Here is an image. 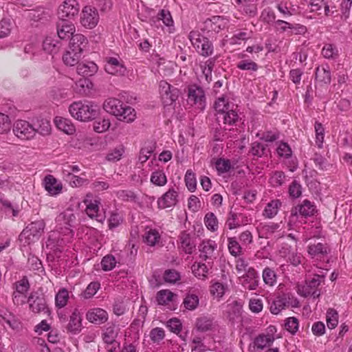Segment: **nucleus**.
<instances>
[{
  "label": "nucleus",
  "instance_id": "30",
  "mask_svg": "<svg viewBox=\"0 0 352 352\" xmlns=\"http://www.w3.org/2000/svg\"><path fill=\"white\" fill-rule=\"evenodd\" d=\"M161 239V235L156 229H149L143 235V241L150 246L157 245Z\"/></svg>",
  "mask_w": 352,
  "mask_h": 352
},
{
  "label": "nucleus",
  "instance_id": "37",
  "mask_svg": "<svg viewBox=\"0 0 352 352\" xmlns=\"http://www.w3.org/2000/svg\"><path fill=\"white\" fill-rule=\"evenodd\" d=\"M81 54L71 50H67L63 56V60L67 66H74L78 64Z\"/></svg>",
  "mask_w": 352,
  "mask_h": 352
},
{
  "label": "nucleus",
  "instance_id": "58",
  "mask_svg": "<svg viewBox=\"0 0 352 352\" xmlns=\"http://www.w3.org/2000/svg\"><path fill=\"white\" fill-rule=\"evenodd\" d=\"M216 168L219 173L228 172L231 168V164L229 160L219 159L216 162Z\"/></svg>",
  "mask_w": 352,
  "mask_h": 352
},
{
  "label": "nucleus",
  "instance_id": "36",
  "mask_svg": "<svg viewBox=\"0 0 352 352\" xmlns=\"http://www.w3.org/2000/svg\"><path fill=\"white\" fill-rule=\"evenodd\" d=\"M274 338L272 335L261 334L255 338L254 343L258 349H263L270 346L274 342Z\"/></svg>",
  "mask_w": 352,
  "mask_h": 352
},
{
  "label": "nucleus",
  "instance_id": "7",
  "mask_svg": "<svg viewBox=\"0 0 352 352\" xmlns=\"http://www.w3.org/2000/svg\"><path fill=\"white\" fill-rule=\"evenodd\" d=\"M119 328L115 324H111L103 330L102 337L108 352H115L119 346L120 344L116 340Z\"/></svg>",
  "mask_w": 352,
  "mask_h": 352
},
{
  "label": "nucleus",
  "instance_id": "12",
  "mask_svg": "<svg viewBox=\"0 0 352 352\" xmlns=\"http://www.w3.org/2000/svg\"><path fill=\"white\" fill-rule=\"evenodd\" d=\"M87 45L88 40L87 38L81 34H76L73 35L70 38L69 50L81 54L82 52L87 49Z\"/></svg>",
  "mask_w": 352,
  "mask_h": 352
},
{
  "label": "nucleus",
  "instance_id": "35",
  "mask_svg": "<svg viewBox=\"0 0 352 352\" xmlns=\"http://www.w3.org/2000/svg\"><path fill=\"white\" fill-rule=\"evenodd\" d=\"M281 206V202L278 199H274L267 204L264 211L263 215L267 218H273L277 214L278 209Z\"/></svg>",
  "mask_w": 352,
  "mask_h": 352
},
{
  "label": "nucleus",
  "instance_id": "1",
  "mask_svg": "<svg viewBox=\"0 0 352 352\" xmlns=\"http://www.w3.org/2000/svg\"><path fill=\"white\" fill-rule=\"evenodd\" d=\"M104 109L115 116L119 120L127 123L132 122L136 118L135 109L124 104L117 98H109L103 104Z\"/></svg>",
  "mask_w": 352,
  "mask_h": 352
},
{
  "label": "nucleus",
  "instance_id": "51",
  "mask_svg": "<svg viewBox=\"0 0 352 352\" xmlns=\"http://www.w3.org/2000/svg\"><path fill=\"white\" fill-rule=\"evenodd\" d=\"M116 264V258L111 254L104 256L101 261L102 269L104 271H110L113 270L115 267Z\"/></svg>",
  "mask_w": 352,
  "mask_h": 352
},
{
  "label": "nucleus",
  "instance_id": "10",
  "mask_svg": "<svg viewBox=\"0 0 352 352\" xmlns=\"http://www.w3.org/2000/svg\"><path fill=\"white\" fill-rule=\"evenodd\" d=\"M160 92L163 102L166 105L172 104L179 96V90L172 87L165 81H161L160 83Z\"/></svg>",
  "mask_w": 352,
  "mask_h": 352
},
{
  "label": "nucleus",
  "instance_id": "26",
  "mask_svg": "<svg viewBox=\"0 0 352 352\" xmlns=\"http://www.w3.org/2000/svg\"><path fill=\"white\" fill-rule=\"evenodd\" d=\"M76 70L80 75L91 76L97 72L98 66L92 61L82 62L78 64Z\"/></svg>",
  "mask_w": 352,
  "mask_h": 352
},
{
  "label": "nucleus",
  "instance_id": "14",
  "mask_svg": "<svg viewBox=\"0 0 352 352\" xmlns=\"http://www.w3.org/2000/svg\"><path fill=\"white\" fill-rule=\"evenodd\" d=\"M56 221L60 226H63L68 231V234L71 236L73 235L71 227L74 226L76 222V217L72 210H66L61 212L57 217Z\"/></svg>",
  "mask_w": 352,
  "mask_h": 352
},
{
  "label": "nucleus",
  "instance_id": "41",
  "mask_svg": "<svg viewBox=\"0 0 352 352\" xmlns=\"http://www.w3.org/2000/svg\"><path fill=\"white\" fill-rule=\"evenodd\" d=\"M174 294L168 289H162L157 294V301L159 305H167L173 300Z\"/></svg>",
  "mask_w": 352,
  "mask_h": 352
},
{
  "label": "nucleus",
  "instance_id": "29",
  "mask_svg": "<svg viewBox=\"0 0 352 352\" xmlns=\"http://www.w3.org/2000/svg\"><path fill=\"white\" fill-rule=\"evenodd\" d=\"M239 57L242 59L236 65L237 68L239 69L253 72H256L258 69V65L253 60L248 59V55L245 53L240 54Z\"/></svg>",
  "mask_w": 352,
  "mask_h": 352
},
{
  "label": "nucleus",
  "instance_id": "27",
  "mask_svg": "<svg viewBox=\"0 0 352 352\" xmlns=\"http://www.w3.org/2000/svg\"><path fill=\"white\" fill-rule=\"evenodd\" d=\"M84 202L87 205L86 213L87 215L91 219H95L98 221L102 222L103 217L102 216L98 214L100 201L98 200H94V201L92 202L91 201H88L87 199H85Z\"/></svg>",
  "mask_w": 352,
  "mask_h": 352
},
{
  "label": "nucleus",
  "instance_id": "4",
  "mask_svg": "<svg viewBox=\"0 0 352 352\" xmlns=\"http://www.w3.org/2000/svg\"><path fill=\"white\" fill-rule=\"evenodd\" d=\"M30 309L36 314H41L50 316V310L47 304L45 296L43 294L34 292L30 294L28 301Z\"/></svg>",
  "mask_w": 352,
  "mask_h": 352
},
{
  "label": "nucleus",
  "instance_id": "53",
  "mask_svg": "<svg viewBox=\"0 0 352 352\" xmlns=\"http://www.w3.org/2000/svg\"><path fill=\"white\" fill-rule=\"evenodd\" d=\"M11 121L8 116L0 113V133L3 134L10 131Z\"/></svg>",
  "mask_w": 352,
  "mask_h": 352
},
{
  "label": "nucleus",
  "instance_id": "43",
  "mask_svg": "<svg viewBox=\"0 0 352 352\" xmlns=\"http://www.w3.org/2000/svg\"><path fill=\"white\" fill-rule=\"evenodd\" d=\"M212 325V320L207 317L202 316L197 319L196 327L200 331H207L210 330Z\"/></svg>",
  "mask_w": 352,
  "mask_h": 352
},
{
  "label": "nucleus",
  "instance_id": "42",
  "mask_svg": "<svg viewBox=\"0 0 352 352\" xmlns=\"http://www.w3.org/2000/svg\"><path fill=\"white\" fill-rule=\"evenodd\" d=\"M68 299H69L68 291L65 288L60 289L59 292L56 295V298H55V302H56V307H58L59 308L64 307L67 305Z\"/></svg>",
  "mask_w": 352,
  "mask_h": 352
},
{
  "label": "nucleus",
  "instance_id": "15",
  "mask_svg": "<svg viewBox=\"0 0 352 352\" xmlns=\"http://www.w3.org/2000/svg\"><path fill=\"white\" fill-rule=\"evenodd\" d=\"M104 69L107 73L112 75L123 76L126 72L125 67L115 57L107 58Z\"/></svg>",
  "mask_w": 352,
  "mask_h": 352
},
{
  "label": "nucleus",
  "instance_id": "2",
  "mask_svg": "<svg viewBox=\"0 0 352 352\" xmlns=\"http://www.w3.org/2000/svg\"><path fill=\"white\" fill-rule=\"evenodd\" d=\"M69 111L73 118L83 122L95 119L98 113L97 106L87 100L74 102L70 104Z\"/></svg>",
  "mask_w": 352,
  "mask_h": 352
},
{
  "label": "nucleus",
  "instance_id": "6",
  "mask_svg": "<svg viewBox=\"0 0 352 352\" xmlns=\"http://www.w3.org/2000/svg\"><path fill=\"white\" fill-rule=\"evenodd\" d=\"M324 278V276L323 275H315L311 280L307 281L305 285L298 286V294L304 297L311 296L314 298H318L320 296V293L317 290V287L320 285L322 280Z\"/></svg>",
  "mask_w": 352,
  "mask_h": 352
},
{
  "label": "nucleus",
  "instance_id": "50",
  "mask_svg": "<svg viewBox=\"0 0 352 352\" xmlns=\"http://www.w3.org/2000/svg\"><path fill=\"white\" fill-rule=\"evenodd\" d=\"M185 183L187 188L193 192L196 189L197 181L195 173L191 170H188L185 175Z\"/></svg>",
  "mask_w": 352,
  "mask_h": 352
},
{
  "label": "nucleus",
  "instance_id": "44",
  "mask_svg": "<svg viewBox=\"0 0 352 352\" xmlns=\"http://www.w3.org/2000/svg\"><path fill=\"white\" fill-rule=\"evenodd\" d=\"M214 67V61L212 59L208 60L204 64L201 65L202 74L206 81L209 83L212 80V71Z\"/></svg>",
  "mask_w": 352,
  "mask_h": 352
},
{
  "label": "nucleus",
  "instance_id": "49",
  "mask_svg": "<svg viewBox=\"0 0 352 352\" xmlns=\"http://www.w3.org/2000/svg\"><path fill=\"white\" fill-rule=\"evenodd\" d=\"M263 278L265 283L270 286L274 285V284L276 282V273L270 267H266L263 270Z\"/></svg>",
  "mask_w": 352,
  "mask_h": 352
},
{
  "label": "nucleus",
  "instance_id": "32",
  "mask_svg": "<svg viewBox=\"0 0 352 352\" xmlns=\"http://www.w3.org/2000/svg\"><path fill=\"white\" fill-rule=\"evenodd\" d=\"M199 304V298L197 295L192 293H187L184 298L183 305L186 309L193 311Z\"/></svg>",
  "mask_w": 352,
  "mask_h": 352
},
{
  "label": "nucleus",
  "instance_id": "64",
  "mask_svg": "<svg viewBox=\"0 0 352 352\" xmlns=\"http://www.w3.org/2000/svg\"><path fill=\"white\" fill-rule=\"evenodd\" d=\"M285 327L288 331H289L292 334H294L298 331V319L295 317L288 318L286 320Z\"/></svg>",
  "mask_w": 352,
  "mask_h": 352
},
{
  "label": "nucleus",
  "instance_id": "57",
  "mask_svg": "<svg viewBox=\"0 0 352 352\" xmlns=\"http://www.w3.org/2000/svg\"><path fill=\"white\" fill-rule=\"evenodd\" d=\"M337 54V48L331 44H325L322 50V54L326 58H334Z\"/></svg>",
  "mask_w": 352,
  "mask_h": 352
},
{
  "label": "nucleus",
  "instance_id": "24",
  "mask_svg": "<svg viewBox=\"0 0 352 352\" xmlns=\"http://www.w3.org/2000/svg\"><path fill=\"white\" fill-rule=\"evenodd\" d=\"M82 318L79 311L75 309L70 316L69 322L67 324V330L72 333L80 332L82 327Z\"/></svg>",
  "mask_w": 352,
  "mask_h": 352
},
{
  "label": "nucleus",
  "instance_id": "8",
  "mask_svg": "<svg viewBox=\"0 0 352 352\" xmlns=\"http://www.w3.org/2000/svg\"><path fill=\"white\" fill-rule=\"evenodd\" d=\"M99 21V14L96 8L90 6H85L80 14L81 25L87 28L92 29L96 26Z\"/></svg>",
  "mask_w": 352,
  "mask_h": 352
},
{
  "label": "nucleus",
  "instance_id": "34",
  "mask_svg": "<svg viewBox=\"0 0 352 352\" xmlns=\"http://www.w3.org/2000/svg\"><path fill=\"white\" fill-rule=\"evenodd\" d=\"M316 78L325 84L331 82V72L329 66L318 67L316 69Z\"/></svg>",
  "mask_w": 352,
  "mask_h": 352
},
{
  "label": "nucleus",
  "instance_id": "20",
  "mask_svg": "<svg viewBox=\"0 0 352 352\" xmlns=\"http://www.w3.org/2000/svg\"><path fill=\"white\" fill-rule=\"evenodd\" d=\"M178 193L173 188H170L159 200L158 204L162 208H170L176 205Z\"/></svg>",
  "mask_w": 352,
  "mask_h": 352
},
{
  "label": "nucleus",
  "instance_id": "54",
  "mask_svg": "<svg viewBox=\"0 0 352 352\" xmlns=\"http://www.w3.org/2000/svg\"><path fill=\"white\" fill-rule=\"evenodd\" d=\"M100 285L98 282H91L88 285L86 289L84 291L82 296L85 298H90L93 297L98 290L100 289Z\"/></svg>",
  "mask_w": 352,
  "mask_h": 352
},
{
  "label": "nucleus",
  "instance_id": "22",
  "mask_svg": "<svg viewBox=\"0 0 352 352\" xmlns=\"http://www.w3.org/2000/svg\"><path fill=\"white\" fill-rule=\"evenodd\" d=\"M45 190L52 195H56L60 193L63 186L57 179L51 175H47L44 179Z\"/></svg>",
  "mask_w": 352,
  "mask_h": 352
},
{
  "label": "nucleus",
  "instance_id": "9",
  "mask_svg": "<svg viewBox=\"0 0 352 352\" xmlns=\"http://www.w3.org/2000/svg\"><path fill=\"white\" fill-rule=\"evenodd\" d=\"M79 9L76 0H65L58 8V17L60 20L69 21L78 14Z\"/></svg>",
  "mask_w": 352,
  "mask_h": 352
},
{
  "label": "nucleus",
  "instance_id": "18",
  "mask_svg": "<svg viewBox=\"0 0 352 352\" xmlns=\"http://www.w3.org/2000/svg\"><path fill=\"white\" fill-rule=\"evenodd\" d=\"M242 284L245 289L254 290L258 285V276L254 269L249 267L243 276Z\"/></svg>",
  "mask_w": 352,
  "mask_h": 352
},
{
  "label": "nucleus",
  "instance_id": "40",
  "mask_svg": "<svg viewBox=\"0 0 352 352\" xmlns=\"http://www.w3.org/2000/svg\"><path fill=\"white\" fill-rule=\"evenodd\" d=\"M151 182L158 186H163L167 182L166 176L162 170L154 171L151 176Z\"/></svg>",
  "mask_w": 352,
  "mask_h": 352
},
{
  "label": "nucleus",
  "instance_id": "31",
  "mask_svg": "<svg viewBox=\"0 0 352 352\" xmlns=\"http://www.w3.org/2000/svg\"><path fill=\"white\" fill-rule=\"evenodd\" d=\"M54 123L60 130L64 131L67 134H72L75 131L74 126L72 124L70 120L66 118L56 117L54 119Z\"/></svg>",
  "mask_w": 352,
  "mask_h": 352
},
{
  "label": "nucleus",
  "instance_id": "55",
  "mask_svg": "<svg viewBox=\"0 0 352 352\" xmlns=\"http://www.w3.org/2000/svg\"><path fill=\"white\" fill-rule=\"evenodd\" d=\"M226 287L223 284L216 282L210 287V293L213 296L217 298H221L225 294Z\"/></svg>",
  "mask_w": 352,
  "mask_h": 352
},
{
  "label": "nucleus",
  "instance_id": "17",
  "mask_svg": "<svg viewBox=\"0 0 352 352\" xmlns=\"http://www.w3.org/2000/svg\"><path fill=\"white\" fill-rule=\"evenodd\" d=\"M75 32V27L68 20H61L57 24V34L60 39L71 38Z\"/></svg>",
  "mask_w": 352,
  "mask_h": 352
},
{
  "label": "nucleus",
  "instance_id": "11",
  "mask_svg": "<svg viewBox=\"0 0 352 352\" xmlns=\"http://www.w3.org/2000/svg\"><path fill=\"white\" fill-rule=\"evenodd\" d=\"M188 101L192 104L198 106V108L202 109L205 106V94L204 90L197 86H192L188 89Z\"/></svg>",
  "mask_w": 352,
  "mask_h": 352
},
{
  "label": "nucleus",
  "instance_id": "52",
  "mask_svg": "<svg viewBox=\"0 0 352 352\" xmlns=\"http://www.w3.org/2000/svg\"><path fill=\"white\" fill-rule=\"evenodd\" d=\"M228 250L234 256H239L242 252V248L235 238H228Z\"/></svg>",
  "mask_w": 352,
  "mask_h": 352
},
{
  "label": "nucleus",
  "instance_id": "3",
  "mask_svg": "<svg viewBox=\"0 0 352 352\" xmlns=\"http://www.w3.org/2000/svg\"><path fill=\"white\" fill-rule=\"evenodd\" d=\"M45 227V223L43 220L32 222L23 230L19 240L28 245L38 241L44 232Z\"/></svg>",
  "mask_w": 352,
  "mask_h": 352
},
{
  "label": "nucleus",
  "instance_id": "21",
  "mask_svg": "<svg viewBox=\"0 0 352 352\" xmlns=\"http://www.w3.org/2000/svg\"><path fill=\"white\" fill-rule=\"evenodd\" d=\"M181 248L186 254H192L196 247L193 237L186 231L182 232L179 235Z\"/></svg>",
  "mask_w": 352,
  "mask_h": 352
},
{
  "label": "nucleus",
  "instance_id": "48",
  "mask_svg": "<svg viewBox=\"0 0 352 352\" xmlns=\"http://www.w3.org/2000/svg\"><path fill=\"white\" fill-rule=\"evenodd\" d=\"M206 38L199 31L192 30L189 34V39L192 45L199 50L200 48V43H202Z\"/></svg>",
  "mask_w": 352,
  "mask_h": 352
},
{
  "label": "nucleus",
  "instance_id": "47",
  "mask_svg": "<svg viewBox=\"0 0 352 352\" xmlns=\"http://www.w3.org/2000/svg\"><path fill=\"white\" fill-rule=\"evenodd\" d=\"M242 309V305L237 301H233L228 305V313L230 320H234L235 317L240 316Z\"/></svg>",
  "mask_w": 352,
  "mask_h": 352
},
{
  "label": "nucleus",
  "instance_id": "39",
  "mask_svg": "<svg viewBox=\"0 0 352 352\" xmlns=\"http://www.w3.org/2000/svg\"><path fill=\"white\" fill-rule=\"evenodd\" d=\"M285 300L286 298H284L283 294L276 297L270 305V311L273 314H278L281 310L286 307Z\"/></svg>",
  "mask_w": 352,
  "mask_h": 352
},
{
  "label": "nucleus",
  "instance_id": "63",
  "mask_svg": "<svg viewBox=\"0 0 352 352\" xmlns=\"http://www.w3.org/2000/svg\"><path fill=\"white\" fill-rule=\"evenodd\" d=\"M201 54L204 56H208L212 54L213 46L212 43L206 38L202 43H200Z\"/></svg>",
  "mask_w": 352,
  "mask_h": 352
},
{
  "label": "nucleus",
  "instance_id": "62",
  "mask_svg": "<svg viewBox=\"0 0 352 352\" xmlns=\"http://www.w3.org/2000/svg\"><path fill=\"white\" fill-rule=\"evenodd\" d=\"M250 38V34L246 32H239V33L234 34L230 38V43L231 45L240 44L241 41H245Z\"/></svg>",
  "mask_w": 352,
  "mask_h": 352
},
{
  "label": "nucleus",
  "instance_id": "5",
  "mask_svg": "<svg viewBox=\"0 0 352 352\" xmlns=\"http://www.w3.org/2000/svg\"><path fill=\"white\" fill-rule=\"evenodd\" d=\"M12 131L18 138L23 140H31L36 135L34 126L23 120L15 122Z\"/></svg>",
  "mask_w": 352,
  "mask_h": 352
},
{
  "label": "nucleus",
  "instance_id": "61",
  "mask_svg": "<svg viewBox=\"0 0 352 352\" xmlns=\"http://www.w3.org/2000/svg\"><path fill=\"white\" fill-rule=\"evenodd\" d=\"M66 179L69 181L70 186L72 187H80L89 183L88 179L76 175L67 177Z\"/></svg>",
  "mask_w": 352,
  "mask_h": 352
},
{
  "label": "nucleus",
  "instance_id": "16",
  "mask_svg": "<svg viewBox=\"0 0 352 352\" xmlns=\"http://www.w3.org/2000/svg\"><path fill=\"white\" fill-rule=\"evenodd\" d=\"M239 120V115L237 112L232 109H230L225 112L220 113L217 118V120L220 126L223 125V128L226 129V125L232 126L234 124Z\"/></svg>",
  "mask_w": 352,
  "mask_h": 352
},
{
  "label": "nucleus",
  "instance_id": "59",
  "mask_svg": "<svg viewBox=\"0 0 352 352\" xmlns=\"http://www.w3.org/2000/svg\"><path fill=\"white\" fill-rule=\"evenodd\" d=\"M266 146L260 142H254L252 144L251 153L256 157H261L266 154Z\"/></svg>",
  "mask_w": 352,
  "mask_h": 352
},
{
  "label": "nucleus",
  "instance_id": "13",
  "mask_svg": "<svg viewBox=\"0 0 352 352\" xmlns=\"http://www.w3.org/2000/svg\"><path fill=\"white\" fill-rule=\"evenodd\" d=\"M316 206L311 201L305 199L301 204L293 208L291 210L292 216H297L298 214L302 217H307L314 214Z\"/></svg>",
  "mask_w": 352,
  "mask_h": 352
},
{
  "label": "nucleus",
  "instance_id": "23",
  "mask_svg": "<svg viewBox=\"0 0 352 352\" xmlns=\"http://www.w3.org/2000/svg\"><path fill=\"white\" fill-rule=\"evenodd\" d=\"M216 248L215 241L212 240L203 241L199 246L200 257L205 261L211 258Z\"/></svg>",
  "mask_w": 352,
  "mask_h": 352
},
{
  "label": "nucleus",
  "instance_id": "33",
  "mask_svg": "<svg viewBox=\"0 0 352 352\" xmlns=\"http://www.w3.org/2000/svg\"><path fill=\"white\" fill-rule=\"evenodd\" d=\"M43 50L49 54H56L60 47V43L52 37H46L43 43Z\"/></svg>",
  "mask_w": 352,
  "mask_h": 352
},
{
  "label": "nucleus",
  "instance_id": "56",
  "mask_svg": "<svg viewBox=\"0 0 352 352\" xmlns=\"http://www.w3.org/2000/svg\"><path fill=\"white\" fill-rule=\"evenodd\" d=\"M36 133H38L42 135L50 134L51 131V125L47 120H41L38 126H34Z\"/></svg>",
  "mask_w": 352,
  "mask_h": 352
},
{
  "label": "nucleus",
  "instance_id": "25",
  "mask_svg": "<svg viewBox=\"0 0 352 352\" xmlns=\"http://www.w3.org/2000/svg\"><path fill=\"white\" fill-rule=\"evenodd\" d=\"M308 253L312 256H324L330 252V248L326 243H317L310 244L307 249Z\"/></svg>",
  "mask_w": 352,
  "mask_h": 352
},
{
  "label": "nucleus",
  "instance_id": "60",
  "mask_svg": "<svg viewBox=\"0 0 352 352\" xmlns=\"http://www.w3.org/2000/svg\"><path fill=\"white\" fill-rule=\"evenodd\" d=\"M111 123L109 119L103 118L101 120L95 122L94 124V129L97 133H102L106 131L110 127Z\"/></svg>",
  "mask_w": 352,
  "mask_h": 352
},
{
  "label": "nucleus",
  "instance_id": "38",
  "mask_svg": "<svg viewBox=\"0 0 352 352\" xmlns=\"http://www.w3.org/2000/svg\"><path fill=\"white\" fill-rule=\"evenodd\" d=\"M160 20H162L163 23L167 26L171 25L173 23L170 12L164 10H162L156 17H152L150 19V23L151 24L155 23L157 21Z\"/></svg>",
  "mask_w": 352,
  "mask_h": 352
},
{
  "label": "nucleus",
  "instance_id": "19",
  "mask_svg": "<svg viewBox=\"0 0 352 352\" xmlns=\"http://www.w3.org/2000/svg\"><path fill=\"white\" fill-rule=\"evenodd\" d=\"M87 319L96 324H102L108 319V314L106 311L100 308H95L89 310L86 315Z\"/></svg>",
  "mask_w": 352,
  "mask_h": 352
},
{
  "label": "nucleus",
  "instance_id": "28",
  "mask_svg": "<svg viewBox=\"0 0 352 352\" xmlns=\"http://www.w3.org/2000/svg\"><path fill=\"white\" fill-rule=\"evenodd\" d=\"M223 28V19L219 16H214L204 22V29L207 30L208 32H214L217 33Z\"/></svg>",
  "mask_w": 352,
  "mask_h": 352
},
{
  "label": "nucleus",
  "instance_id": "45",
  "mask_svg": "<svg viewBox=\"0 0 352 352\" xmlns=\"http://www.w3.org/2000/svg\"><path fill=\"white\" fill-rule=\"evenodd\" d=\"M204 223L206 228L214 232L218 229V221L213 212H208L206 214L204 218Z\"/></svg>",
  "mask_w": 352,
  "mask_h": 352
},
{
  "label": "nucleus",
  "instance_id": "46",
  "mask_svg": "<svg viewBox=\"0 0 352 352\" xmlns=\"http://www.w3.org/2000/svg\"><path fill=\"white\" fill-rule=\"evenodd\" d=\"M192 271L196 277L204 279L206 277L208 267L204 263H195L192 266Z\"/></svg>",
  "mask_w": 352,
  "mask_h": 352
}]
</instances>
